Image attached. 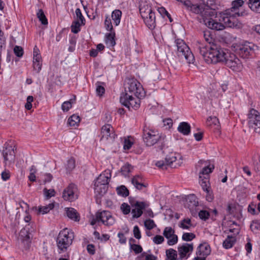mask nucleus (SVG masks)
Masks as SVG:
<instances>
[{"mask_svg": "<svg viewBox=\"0 0 260 260\" xmlns=\"http://www.w3.org/2000/svg\"><path fill=\"white\" fill-rule=\"evenodd\" d=\"M124 92L121 94L120 103L129 109H137L140 105V99L145 95V92L137 80L128 79L125 84Z\"/></svg>", "mask_w": 260, "mask_h": 260, "instance_id": "nucleus-1", "label": "nucleus"}, {"mask_svg": "<svg viewBox=\"0 0 260 260\" xmlns=\"http://www.w3.org/2000/svg\"><path fill=\"white\" fill-rule=\"evenodd\" d=\"M198 48L200 54L207 63H222L225 58L226 52L216 44L204 45L199 43Z\"/></svg>", "mask_w": 260, "mask_h": 260, "instance_id": "nucleus-2", "label": "nucleus"}, {"mask_svg": "<svg viewBox=\"0 0 260 260\" xmlns=\"http://www.w3.org/2000/svg\"><path fill=\"white\" fill-rule=\"evenodd\" d=\"M180 1L183 3L187 10L195 14L201 15L202 17L210 15L211 11L210 8L213 9L212 7L215 3V0H202V3L196 4L189 0Z\"/></svg>", "mask_w": 260, "mask_h": 260, "instance_id": "nucleus-3", "label": "nucleus"}, {"mask_svg": "<svg viewBox=\"0 0 260 260\" xmlns=\"http://www.w3.org/2000/svg\"><path fill=\"white\" fill-rule=\"evenodd\" d=\"M74 238V233L70 230L66 228L61 231L56 239L57 248L61 252L66 251L71 245Z\"/></svg>", "mask_w": 260, "mask_h": 260, "instance_id": "nucleus-4", "label": "nucleus"}, {"mask_svg": "<svg viewBox=\"0 0 260 260\" xmlns=\"http://www.w3.org/2000/svg\"><path fill=\"white\" fill-rule=\"evenodd\" d=\"M143 138L147 146H151L157 142L162 144L165 142L166 136L159 134L157 130L146 127L143 129Z\"/></svg>", "mask_w": 260, "mask_h": 260, "instance_id": "nucleus-5", "label": "nucleus"}, {"mask_svg": "<svg viewBox=\"0 0 260 260\" xmlns=\"http://www.w3.org/2000/svg\"><path fill=\"white\" fill-rule=\"evenodd\" d=\"M111 177L110 170H105L101 174L94 182V190L101 196L105 194L108 190L109 182Z\"/></svg>", "mask_w": 260, "mask_h": 260, "instance_id": "nucleus-6", "label": "nucleus"}, {"mask_svg": "<svg viewBox=\"0 0 260 260\" xmlns=\"http://www.w3.org/2000/svg\"><path fill=\"white\" fill-rule=\"evenodd\" d=\"M177 47V55L179 57H184L188 63H192L194 61V57L190 48L183 40L177 39L175 41Z\"/></svg>", "mask_w": 260, "mask_h": 260, "instance_id": "nucleus-7", "label": "nucleus"}, {"mask_svg": "<svg viewBox=\"0 0 260 260\" xmlns=\"http://www.w3.org/2000/svg\"><path fill=\"white\" fill-rule=\"evenodd\" d=\"M247 121L249 128L255 133L260 134V113L254 109H251L248 114Z\"/></svg>", "mask_w": 260, "mask_h": 260, "instance_id": "nucleus-8", "label": "nucleus"}, {"mask_svg": "<svg viewBox=\"0 0 260 260\" xmlns=\"http://www.w3.org/2000/svg\"><path fill=\"white\" fill-rule=\"evenodd\" d=\"M225 58L222 64L231 69L234 71L239 72L242 69V64L241 60L233 53L226 52Z\"/></svg>", "mask_w": 260, "mask_h": 260, "instance_id": "nucleus-9", "label": "nucleus"}, {"mask_svg": "<svg viewBox=\"0 0 260 260\" xmlns=\"http://www.w3.org/2000/svg\"><path fill=\"white\" fill-rule=\"evenodd\" d=\"M238 17L241 16L236 15H233L224 11L220 13L219 20L223 23L225 27H236L239 25V23L236 19Z\"/></svg>", "mask_w": 260, "mask_h": 260, "instance_id": "nucleus-10", "label": "nucleus"}, {"mask_svg": "<svg viewBox=\"0 0 260 260\" xmlns=\"http://www.w3.org/2000/svg\"><path fill=\"white\" fill-rule=\"evenodd\" d=\"M244 2L243 0H235L232 2L231 8L225 10L228 13L231 15L245 16L248 15V12L245 10L242 9Z\"/></svg>", "mask_w": 260, "mask_h": 260, "instance_id": "nucleus-11", "label": "nucleus"}, {"mask_svg": "<svg viewBox=\"0 0 260 260\" xmlns=\"http://www.w3.org/2000/svg\"><path fill=\"white\" fill-rule=\"evenodd\" d=\"M77 187L74 184H70L62 193V198L67 201L72 202L78 198Z\"/></svg>", "mask_w": 260, "mask_h": 260, "instance_id": "nucleus-12", "label": "nucleus"}, {"mask_svg": "<svg viewBox=\"0 0 260 260\" xmlns=\"http://www.w3.org/2000/svg\"><path fill=\"white\" fill-rule=\"evenodd\" d=\"M101 141L109 140L113 141L115 134L111 125L107 124L102 126L101 132Z\"/></svg>", "mask_w": 260, "mask_h": 260, "instance_id": "nucleus-13", "label": "nucleus"}, {"mask_svg": "<svg viewBox=\"0 0 260 260\" xmlns=\"http://www.w3.org/2000/svg\"><path fill=\"white\" fill-rule=\"evenodd\" d=\"M97 218L100 219L105 225L109 226L115 223V220L111 213L108 211L97 212Z\"/></svg>", "mask_w": 260, "mask_h": 260, "instance_id": "nucleus-14", "label": "nucleus"}, {"mask_svg": "<svg viewBox=\"0 0 260 260\" xmlns=\"http://www.w3.org/2000/svg\"><path fill=\"white\" fill-rule=\"evenodd\" d=\"M193 246L192 243H185L181 246H179L178 247L179 259L180 260L187 259L190 255V253L193 251Z\"/></svg>", "mask_w": 260, "mask_h": 260, "instance_id": "nucleus-15", "label": "nucleus"}, {"mask_svg": "<svg viewBox=\"0 0 260 260\" xmlns=\"http://www.w3.org/2000/svg\"><path fill=\"white\" fill-rule=\"evenodd\" d=\"M254 45L250 42H246L239 46L238 53L243 58H247L253 52Z\"/></svg>", "mask_w": 260, "mask_h": 260, "instance_id": "nucleus-16", "label": "nucleus"}, {"mask_svg": "<svg viewBox=\"0 0 260 260\" xmlns=\"http://www.w3.org/2000/svg\"><path fill=\"white\" fill-rule=\"evenodd\" d=\"M28 227L25 226L20 231L19 236V239L21 241L25 250L28 249L31 245V233L28 232Z\"/></svg>", "mask_w": 260, "mask_h": 260, "instance_id": "nucleus-17", "label": "nucleus"}, {"mask_svg": "<svg viewBox=\"0 0 260 260\" xmlns=\"http://www.w3.org/2000/svg\"><path fill=\"white\" fill-rule=\"evenodd\" d=\"M149 204L146 202L137 201L132 205V213L133 217L134 218L140 217L143 214V210L147 208Z\"/></svg>", "mask_w": 260, "mask_h": 260, "instance_id": "nucleus-18", "label": "nucleus"}, {"mask_svg": "<svg viewBox=\"0 0 260 260\" xmlns=\"http://www.w3.org/2000/svg\"><path fill=\"white\" fill-rule=\"evenodd\" d=\"M203 19L205 24L210 29L221 30L225 28L223 23L215 21L212 18H208L207 16L203 17Z\"/></svg>", "mask_w": 260, "mask_h": 260, "instance_id": "nucleus-19", "label": "nucleus"}, {"mask_svg": "<svg viewBox=\"0 0 260 260\" xmlns=\"http://www.w3.org/2000/svg\"><path fill=\"white\" fill-rule=\"evenodd\" d=\"M163 153L166 155L165 160L170 165L177 160L178 157H181L180 154L172 151V149L167 147L164 148L162 151Z\"/></svg>", "mask_w": 260, "mask_h": 260, "instance_id": "nucleus-20", "label": "nucleus"}, {"mask_svg": "<svg viewBox=\"0 0 260 260\" xmlns=\"http://www.w3.org/2000/svg\"><path fill=\"white\" fill-rule=\"evenodd\" d=\"M3 155L6 164H7V161L13 162L15 159V152L11 146H8L3 149Z\"/></svg>", "mask_w": 260, "mask_h": 260, "instance_id": "nucleus-21", "label": "nucleus"}, {"mask_svg": "<svg viewBox=\"0 0 260 260\" xmlns=\"http://www.w3.org/2000/svg\"><path fill=\"white\" fill-rule=\"evenodd\" d=\"M211 253V248L207 243L200 244L198 247L196 252L197 255L207 257Z\"/></svg>", "mask_w": 260, "mask_h": 260, "instance_id": "nucleus-22", "label": "nucleus"}, {"mask_svg": "<svg viewBox=\"0 0 260 260\" xmlns=\"http://www.w3.org/2000/svg\"><path fill=\"white\" fill-rule=\"evenodd\" d=\"M142 17L145 24L149 28L153 29L155 27V15L154 12L150 13L149 15H147Z\"/></svg>", "mask_w": 260, "mask_h": 260, "instance_id": "nucleus-23", "label": "nucleus"}, {"mask_svg": "<svg viewBox=\"0 0 260 260\" xmlns=\"http://www.w3.org/2000/svg\"><path fill=\"white\" fill-rule=\"evenodd\" d=\"M190 126L186 122H181L178 128V131L184 135H188L190 133Z\"/></svg>", "mask_w": 260, "mask_h": 260, "instance_id": "nucleus-24", "label": "nucleus"}, {"mask_svg": "<svg viewBox=\"0 0 260 260\" xmlns=\"http://www.w3.org/2000/svg\"><path fill=\"white\" fill-rule=\"evenodd\" d=\"M66 214L67 216L71 219L78 221L80 220V216L77 211L72 208L66 209Z\"/></svg>", "mask_w": 260, "mask_h": 260, "instance_id": "nucleus-25", "label": "nucleus"}, {"mask_svg": "<svg viewBox=\"0 0 260 260\" xmlns=\"http://www.w3.org/2000/svg\"><path fill=\"white\" fill-rule=\"evenodd\" d=\"M248 4L252 11L260 13V0H249Z\"/></svg>", "mask_w": 260, "mask_h": 260, "instance_id": "nucleus-26", "label": "nucleus"}, {"mask_svg": "<svg viewBox=\"0 0 260 260\" xmlns=\"http://www.w3.org/2000/svg\"><path fill=\"white\" fill-rule=\"evenodd\" d=\"M203 36L205 41L208 44L207 45H211L214 44V39L212 37V34L211 31L209 30H205L202 32Z\"/></svg>", "mask_w": 260, "mask_h": 260, "instance_id": "nucleus-27", "label": "nucleus"}, {"mask_svg": "<svg viewBox=\"0 0 260 260\" xmlns=\"http://www.w3.org/2000/svg\"><path fill=\"white\" fill-rule=\"evenodd\" d=\"M236 242L235 236H228L223 242V247L225 249L232 248Z\"/></svg>", "mask_w": 260, "mask_h": 260, "instance_id": "nucleus-28", "label": "nucleus"}, {"mask_svg": "<svg viewBox=\"0 0 260 260\" xmlns=\"http://www.w3.org/2000/svg\"><path fill=\"white\" fill-rule=\"evenodd\" d=\"M122 12L119 10H115L112 13V18L115 25H119L120 22Z\"/></svg>", "mask_w": 260, "mask_h": 260, "instance_id": "nucleus-29", "label": "nucleus"}, {"mask_svg": "<svg viewBox=\"0 0 260 260\" xmlns=\"http://www.w3.org/2000/svg\"><path fill=\"white\" fill-rule=\"evenodd\" d=\"M115 34L114 33H109L107 34L106 35V44L108 45L109 47L114 46L116 43L114 39Z\"/></svg>", "mask_w": 260, "mask_h": 260, "instance_id": "nucleus-30", "label": "nucleus"}, {"mask_svg": "<svg viewBox=\"0 0 260 260\" xmlns=\"http://www.w3.org/2000/svg\"><path fill=\"white\" fill-rule=\"evenodd\" d=\"M153 12L151 7L148 5L140 6V13L142 17L149 15L150 13Z\"/></svg>", "mask_w": 260, "mask_h": 260, "instance_id": "nucleus-31", "label": "nucleus"}, {"mask_svg": "<svg viewBox=\"0 0 260 260\" xmlns=\"http://www.w3.org/2000/svg\"><path fill=\"white\" fill-rule=\"evenodd\" d=\"M54 207V203H50L47 206H40L39 207L38 213L45 214L48 213Z\"/></svg>", "mask_w": 260, "mask_h": 260, "instance_id": "nucleus-32", "label": "nucleus"}, {"mask_svg": "<svg viewBox=\"0 0 260 260\" xmlns=\"http://www.w3.org/2000/svg\"><path fill=\"white\" fill-rule=\"evenodd\" d=\"M167 260H176L177 257V252L176 250L170 248L166 250V251Z\"/></svg>", "mask_w": 260, "mask_h": 260, "instance_id": "nucleus-33", "label": "nucleus"}, {"mask_svg": "<svg viewBox=\"0 0 260 260\" xmlns=\"http://www.w3.org/2000/svg\"><path fill=\"white\" fill-rule=\"evenodd\" d=\"M187 204L189 207H197L198 205V201L196 197L192 194L188 196L186 200Z\"/></svg>", "mask_w": 260, "mask_h": 260, "instance_id": "nucleus-34", "label": "nucleus"}, {"mask_svg": "<svg viewBox=\"0 0 260 260\" xmlns=\"http://www.w3.org/2000/svg\"><path fill=\"white\" fill-rule=\"evenodd\" d=\"M83 25L79 20L74 21L71 26V31L74 34H77L81 30V26Z\"/></svg>", "mask_w": 260, "mask_h": 260, "instance_id": "nucleus-35", "label": "nucleus"}, {"mask_svg": "<svg viewBox=\"0 0 260 260\" xmlns=\"http://www.w3.org/2000/svg\"><path fill=\"white\" fill-rule=\"evenodd\" d=\"M76 96L74 95L73 99H71L70 101H66L63 103L61 106L62 110L64 112H67L72 107V105L75 103Z\"/></svg>", "mask_w": 260, "mask_h": 260, "instance_id": "nucleus-36", "label": "nucleus"}, {"mask_svg": "<svg viewBox=\"0 0 260 260\" xmlns=\"http://www.w3.org/2000/svg\"><path fill=\"white\" fill-rule=\"evenodd\" d=\"M80 121V117L76 115H73L68 120V124L71 126L77 125Z\"/></svg>", "mask_w": 260, "mask_h": 260, "instance_id": "nucleus-37", "label": "nucleus"}, {"mask_svg": "<svg viewBox=\"0 0 260 260\" xmlns=\"http://www.w3.org/2000/svg\"><path fill=\"white\" fill-rule=\"evenodd\" d=\"M116 190L118 194L123 197H126L129 194V191L124 185L118 187Z\"/></svg>", "mask_w": 260, "mask_h": 260, "instance_id": "nucleus-38", "label": "nucleus"}, {"mask_svg": "<svg viewBox=\"0 0 260 260\" xmlns=\"http://www.w3.org/2000/svg\"><path fill=\"white\" fill-rule=\"evenodd\" d=\"M37 17L43 25H47L48 24V20L44 14L43 11L42 9H39L37 14Z\"/></svg>", "mask_w": 260, "mask_h": 260, "instance_id": "nucleus-39", "label": "nucleus"}, {"mask_svg": "<svg viewBox=\"0 0 260 260\" xmlns=\"http://www.w3.org/2000/svg\"><path fill=\"white\" fill-rule=\"evenodd\" d=\"M214 168V167L213 165H209L208 166L204 167L202 171L200 172L199 178L201 179L202 178V175H208L209 173H211L213 171Z\"/></svg>", "mask_w": 260, "mask_h": 260, "instance_id": "nucleus-40", "label": "nucleus"}, {"mask_svg": "<svg viewBox=\"0 0 260 260\" xmlns=\"http://www.w3.org/2000/svg\"><path fill=\"white\" fill-rule=\"evenodd\" d=\"M207 122L209 125H214L216 129H218L219 127V122L218 119L215 117H210L207 119Z\"/></svg>", "mask_w": 260, "mask_h": 260, "instance_id": "nucleus-41", "label": "nucleus"}, {"mask_svg": "<svg viewBox=\"0 0 260 260\" xmlns=\"http://www.w3.org/2000/svg\"><path fill=\"white\" fill-rule=\"evenodd\" d=\"M133 167L129 164H126L121 168V172L123 175L127 176L129 172L132 171Z\"/></svg>", "mask_w": 260, "mask_h": 260, "instance_id": "nucleus-42", "label": "nucleus"}, {"mask_svg": "<svg viewBox=\"0 0 260 260\" xmlns=\"http://www.w3.org/2000/svg\"><path fill=\"white\" fill-rule=\"evenodd\" d=\"M174 233V230L170 226L166 227L163 232V235L167 239L171 238Z\"/></svg>", "mask_w": 260, "mask_h": 260, "instance_id": "nucleus-43", "label": "nucleus"}, {"mask_svg": "<svg viewBox=\"0 0 260 260\" xmlns=\"http://www.w3.org/2000/svg\"><path fill=\"white\" fill-rule=\"evenodd\" d=\"M75 14L76 17V20H79L81 22V24L83 25H85V19L84 16L82 15L81 13V11L79 8H77L75 10Z\"/></svg>", "mask_w": 260, "mask_h": 260, "instance_id": "nucleus-44", "label": "nucleus"}, {"mask_svg": "<svg viewBox=\"0 0 260 260\" xmlns=\"http://www.w3.org/2000/svg\"><path fill=\"white\" fill-rule=\"evenodd\" d=\"M191 226V220L188 218H185L181 220L179 224V226L183 229H188Z\"/></svg>", "mask_w": 260, "mask_h": 260, "instance_id": "nucleus-45", "label": "nucleus"}, {"mask_svg": "<svg viewBox=\"0 0 260 260\" xmlns=\"http://www.w3.org/2000/svg\"><path fill=\"white\" fill-rule=\"evenodd\" d=\"M75 167V160L71 157L68 159L66 165V169L68 172L72 171Z\"/></svg>", "mask_w": 260, "mask_h": 260, "instance_id": "nucleus-46", "label": "nucleus"}, {"mask_svg": "<svg viewBox=\"0 0 260 260\" xmlns=\"http://www.w3.org/2000/svg\"><path fill=\"white\" fill-rule=\"evenodd\" d=\"M131 241H135V240L133 239V238H131L129 240L131 248L132 249L136 254H138L139 253H141L142 251V250H143L142 247L140 245H139L132 244L131 243Z\"/></svg>", "mask_w": 260, "mask_h": 260, "instance_id": "nucleus-47", "label": "nucleus"}, {"mask_svg": "<svg viewBox=\"0 0 260 260\" xmlns=\"http://www.w3.org/2000/svg\"><path fill=\"white\" fill-rule=\"evenodd\" d=\"M196 238V235L192 233H185L183 234L182 239L185 241H190Z\"/></svg>", "mask_w": 260, "mask_h": 260, "instance_id": "nucleus-48", "label": "nucleus"}, {"mask_svg": "<svg viewBox=\"0 0 260 260\" xmlns=\"http://www.w3.org/2000/svg\"><path fill=\"white\" fill-rule=\"evenodd\" d=\"M144 225L145 228L149 230H152L156 226L154 221L150 219H147L144 221Z\"/></svg>", "mask_w": 260, "mask_h": 260, "instance_id": "nucleus-49", "label": "nucleus"}, {"mask_svg": "<svg viewBox=\"0 0 260 260\" xmlns=\"http://www.w3.org/2000/svg\"><path fill=\"white\" fill-rule=\"evenodd\" d=\"M102 83L98 82L96 84V92L98 95L102 96L105 91V88L101 85Z\"/></svg>", "mask_w": 260, "mask_h": 260, "instance_id": "nucleus-50", "label": "nucleus"}, {"mask_svg": "<svg viewBox=\"0 0 260 260\" xmlns=\"http://www.w3.org/2000/svg\"><path fill=\"white\" fill-rule=\"evenodd\" d=\"M155 165L159 169L165 170L167 169V167L170 165L167 164V162L165 160H159L155 162Z\"/></svg>", "mask_w": 260, "mask_h": 260, "instance_id": "nucleus-51", "label": "nucleus"}, {"mask_svg": "<svg viewBox=\"0 0 260 260\" xmlns=\"http://www.w3.org/2000/svg\"><path fill=\"white\" fill-rule=\"evenodd\" d=\"M204 178L205 179H202L200 182L201 185L204 191H206L207 193H209L208 181L207 180V178H206L205 177H204Z\"/></svg>", "mask_w": 260, "mask_h": 260, "instance_id": "nucleus-52", "label": "nucleus"}, {"mask_svg": "<svg viewBox=\"0 0 260 260\" xmlns=\"http://www.w3.org/2000/svg\"><path fill=\"white\" fill-rule=\"evenodd\" d=\"M210 214L209 212L206 210H201L199 212V216L202 220H206L209 218Z\"/></svg>", "mask_w": 260, "mask_h": 260, "instance_id": "nucleus-53", "label": "nucleus"}, {"mask_svg": "<svg viewBox=\"0 0 260 260\" xmlns=\"http://www.w3.org/2000/svg\"><path fill=\"white\" fill-rule=\"evenodd\" d=\"M44 192L47 199L55 196V191L53 189H47V188H44Z\"/></svg>", "mask_w": 260, "mask_h": 260, "instance_id": "nucleus-54", "label": "nucleus"}, {"mask_svg": "<svg viewBox=\"0 0 260 260\" xmlns=\"http://www.w3.org/2000/svg\"><path fill=\"white\" fill-rule=\"evenodd\" d=\"M11 173L8 170L5 169L1 173V177L3 181H6L10 178Z\"/></svg>", "mask_w": 260, "mask_h": 260, "instance_id": "nucleus-55", "label": "nucleus"}, {"mask_svg": "<svg viewBox=\"0 0 260 260\" xmlns=\"http://www.w3.org/2000/svg\"><path fill=\"white\" fill-rule=\"evenodd\" d=\"M14 52L17 56L19 57H22L23 54V48L20 46H16L14 48Z\"/></svg>", "mask_w": 260, "mask_h": 260, "instance_id": "nucleus-56", "label": "nucleus"}, {"mask_svg": "<svg viewBox=\"0 0 260 260\" xmlns=\"http://www.w3.org/2000/svg\"><path fill=\"white\" fill-rule=\"evenodd\" d=\"M34 101V98L31 95H29L27 96L26 99V103L25 105V108L27 110H30L32 108L31 103Z\"/></svg>", "mask_w": 260, "mask_h": 260, "instance_id": "nucleus-57", "label": "nucleus"}, {"mask_svg": "<svg viewBox=\"0 0 260 260\" xmlns=\"http://www.w3.org/2000/svg\"><path fill=\"white\" fill-rule=\"evenodd\" d=\"M120 208L124 214H128L131 211V207L126 203H124L122 204Z\"/></svg>", "mask_w": 260, "mask_h": 260, "instance_id": "nucleus-58", "label": "nucleus"}, {"mask_svg": "<svg viewBox=\"0 0 260 260\" xmlns=\"http://www.w3.org/2000/svg\"><path fill=\"white\" fill-rule=\"evenodd\" d=\"M105 25L106 29L108 31H112L113 30V26L110 18L106 17L105 20Z\"/></svg>", "mask_w": 260, "mask_h": 260, "instance_id": "nucleus-59", "label": "nucleus"}, {"mask_svg": "<svg viewBox=\"0 0 260 260\" xmlns=\"http://www.w3.org/2000/svg\"><path fill=\"white\" fill-rule=\"evenodd\" d=\"M167 243L170 246H172L176 244L178 242V237L176 235L171 236V238L168 239Z\"/></svg>", "mask_w": 260, "mask_h": 260, "instance_id": "nucleus-60", "label": "nucleus"}, {"mask_svg": "<svg viewBox=\"0 0 260 260\" xmlns=\"http://www.w3.org/2000/svg\"><path fill=\"white\" fill-rule=\"evenodd\" d=\"M250 228L253 232L260 230V223L257 221H253L251 223Z\"/></svg>", "mask_w": 260, "mask_h": 260, "instance_id": "nucleus-61", "label": "nucleus"}, {"mask_svg": "<svg viewBox=\"0 0 260 260\" xmlns=\"http://www.w3.org/2000/svg\"><path fill=\"white\" fill-rule=\"evenodd\" d=\"M134 236V237L137 239H140L141 238V232L139 230L138 226L135 225L134 228L133 230Z\"/></svg>", "mask_w": 260, "mask_h": 260, "instance_id": "nucleus-62", "label": "nucleus"}, {"mask_svg": "<svg viewBox=\"0 0 260 260\" xmlns=\"http://www.w3.org/2000/svg\"><path fill=\"white\" fill-rule=\"evenodd\" d=\"M142 181V178L141 176L137 175L134 177V178L132 179V184L135 186L138 185Z\"/></svg>", "mask_w": 260, "mask_h": 260, "instance_id": "nucleus-63", "label": "nucleus"}, {"mask_svg": "<svg viewBox=\"0 0 260 260\" xmlns=\"http://www.w3.org/2000/svg\"><path fill=\"white\" fill-rule=\"evenodd\" d=\"M164 241V237L160 235H156L153 238V242L156 244H161Z\"/></svg>", "mask_w": 260, "mask_h": 260, "instance_id": "nucleus-64", "label": "nucleus"}]
</instances>
